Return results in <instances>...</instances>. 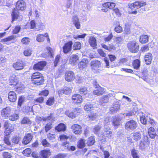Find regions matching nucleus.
<instances>
[{
    "label": "nucleus",
    "instance_id": "obj_27",
    "mask_svg": "<svg viewBox=\"0 0 158 158\" xmlns=\"http://www.w3.org/2000/svg\"><path fill=\"white\" fill-rule=\"evenodd\" d=\"M112 95V94H109L107 95L102 96L100 100V102L101 103H107L109 102V98Z\"/></svg>",
    "mask_w": 158,
    "mask_h": 158
},
{
    "label": "nucleus",
    "instance_id": "obj_29",
    "mask_svg": "<svg viewBox=\"0 0 158 158\" xmlns=\"http://www.w3.org/2000/svg\"><path fill=\"white\" fill-rule=\"evenodd\" d=\"M141 62L138 59H135L132 62V66L133 68L136 70H139L140 67Z\"/></svg>",
    "mask_w": 158,
    "mask_h": 158
},
{
    "label": "nucleus",
    "instance_id": "obj_11",
    "mask_svg": "<svg viewBox=\"0 0 158 158\" xmlns=\"http://www.w3.org/2000/svg\"><path fill=\"white\" fill-rule=\"evenodd\" d=\"M65 80L68 82L73 80L75 79L73 72L71 71L67 72L65 75Z\"/></svg>",
    "mask_w": 158,
    "mask_h": 158
},
{
    "label": "nucleus",
    "instance_id": "obj_52",
    "mask_svg": "<svg viewBox=\"0 0 158 158\" xmlns=\"http://www.w3.org/2000/svg\"><path fill=\"white\" fill-rule=\"evenodd\" d=\"M31 149L30 148H27L23 150V153L24 154L25 156H29L31 153Z\"/></svg>",
    "mask_w": 158,
    "mask_h": 158
},
{
    "label": "nucleus",
    "instance_id": "obj_42",
    "mask_svg": "<svg viewBox=\"0 0 158 158\" xmlns=\"http://www.w3.org/2000/svg\"><path fill=\"white\" fill-rule=\"evenodd\" d=\"M16 38L15 36L12 35L10 36H8L7 37L1 40V42L2 43H4L7 41H9L12 40H14Z\"/></svg>",
    "mask_w": 158,
    "mask_h": 158
},
{
    "label": "nucleus",
    "instance_id": "obj_48",
    "mask_svg": "<svg viewBox=\"0 0 158 158\" xmlns=\"http://www.w3.org/2000/svg\"><path fill=\"white\" fill-rule=\"evenodd\" d=\"M94 107L92 104L88 103L85 105L84 106V109L85 110L89 111L94 109Z\"/></svg>",
    "mask_w": 158,
    "mask_h": 158
},
{
    "label": "nucleus",
    "instance_id": "obj_19",
    "mask_svg": "<svg viewBox=\"0 0 158 158\" xmlns=\"http://www.w3.org/2000/svg\"><path fill=\"white\" fill-rule=\"evenodd\" d=\"M71 91L72 89L68 87H65L63 89L58 91V94L59 95H62V94L68 95L71 93Z\"/></svg>",
    "mask_w": 158,
    "mask_h": 158
},
{
    "label": "nucleus",
    "instance_id": "obj_20",
    "mask_svg": "<svg viewBox=\"0 0 158 158\" xmlns=\"http://www.w3.org/2000/svg\"><path fill=\"white\" fill-rule=\"evenodd\" d=\"M72 100L74 103L80 104L82 101V96L79 94H75L73 96Z\"/></svg>",
    "mask_w": 158,
    "mask_h": 158
},
{
    "label": "nucleus",
    "instance_id": "obj_62",
    "mask_svg": "<svg viewBox=\"0 0 158 158\" xmlns=\"http://www.w3.org/2000/svg\"><path fill=\"white\" fill-rule=\"evenodd\" d=\"M24 98L23 97L21 96L19 98L18 102V106H21L22 105V103L24 102Z\"/></svg>",
    "mask_w": 158,
    "mask_h": 158
},
{
    "label": "nucleus",
    "instance_id": "obj_2",
    "mask_svg": "<svg viewBox=\"0 0 158 158\" xmlns=\"http://www.w3.org/2000/svg\"><path fill=\"white\" fill-rule=\"evenodd\" d=\"M31 79L32 83L37 85H40L44 81L42 74L39 72L33 73L31 76Z\"/></svg>",
    "mask_w": 158,
    "mask_h": 158
},
{
    "label": "nucleus",
    "instance_id": "obj_4",
    "mask_svg": "<svg viewBox=\"0 0 158 158\" xmlns=\"http://www.w3.org/2000/svg\"><path fill=\"white\" fill-rule=\"evenodd\" d=\"M129 50L132 53L137 52L139 50V46L135 41H131L127 44Z\"/></svg>",
    "mask_w": 158,
    "mask_h": 158
},
{
    "label": "nucleus",
    "instance_id": "obj_25",
    "mask_svg": "<svg viewBox=\"0 0 158 158\" xmlns=\"http://www.w3.org/2000/svg\"><path fill=\"white\" fill-rule=\"evenodd\" d=\"M51 153L50 150H44L41 152L40 158H48L50 156Z\"/></svg>",
    "mask_w": 158,
    "mask_h": 158
},
{
    "label": "nucleus",
    "instance_id": "obj_21",
    "mask_svg": "<svg viewBox=\"0 0 158 158\" xmlns=\"http://www.w3.org/2000/svg\"><path fill=\"white\" fill-rule=\"evenodd\" d=\"M13 66L16 70H20L23 69L24 65L23 61H19L14 63Z\"/></svg>",
    "mask_w": 158,
    "mask_h": 158
},
{
    "label": "nucleus",
    "instance_id": "obj_26",
    "mask_svg": "<svg viewBox=\"0 0 158 158\" xmlns=\"http://www.w3.org/2000/svg\"><path fill=\"white\" fill-rule=\"evenodd\" d=\"M48 34L47 33H45L44 35L39 34L37 35L36 37V40L39 42H43L45 39V37H48Z\"/></svg>",
    "mask_w": 158,
    "mask_h": 158
},
{
    "label": "nucleus",
    "instance_id": "obj_63",
    "mask_svg": "<svg viewBox=\"0 0 158 158\" xmlns=\"http://www.w3.org/2000/svg\"><path fill=\"white\" fill-rule=\"evenodd\" d=\"M113 35L112 33H111L110 34L108 35L107 36L105 37L104 40L105 41H110L112 38Z\"/></svg>",
    "mask_w": 158,
    "mask_h": 158
},
{
    "label": "nucleus",
    "instance_id": "obj_51",
    "mask_svg": "<svg viewBox=\"0 0 158 158\" xmlns=\"http://www.w3.org/2000/svg\"><path fill=\"white\" fill-rule=\"evenodd\" d=\"M9 117V119L11 121H15L17 120L19 116L18 114H14L10 115Z\"/></svg>",
    "mask_w": 158,
    "mask_h": 158
},
{
    "label": "nucleus",
    "instance_id": "obj_5",
    "mask_svg": "<svg viewBox=\"0 0 158 158\" xmlns=\"http://www.w3.org/2000/svg\"><path fill=\"white\" fill-rule=\"evenodd\" d=\"M40 118L41 119H43L44 121H49L51 122H49V123H47L45 126V131L47 132L49 130L51 129L52 127V121L53 119V117L52 116V115L50 114L49 116H48L47 117H43L41 118V117Z\"/></svg>",
    "mask_w": 158,
    "mask_h": 158
},
{
    "label": "nucleus",
    "instance_id": "obj_60",
    "mask_svg": "<svg viewBox=\"0 0 158 158\" xmlns=\"http://www.w3.org/2000/svg\"><path fill=\"white\" fill-rule=\"evenodd\" d=\"M60 59V55H58L56 56L55 60L54 62L55 67H56L57 66L58 63L59 62Z\"/></svg>",
    "mask_w": 158,
    "mask_h": 158
},
{
    "label": "nucleus",
    "instance_id": "obj_36",
    "mask_svg": "<svg viewBox=\"0 0 158 158\" xmlns=\"http://www.w3.org/2000/svg\"><path fill=\"white\" fill-rule=\"evenodd\" d=\"M148 37L147 35H142L140 36L139 41L142 44H145L148 42Z\"/></svg>",
    "mask_w": 158,
    "mask_h": 158
},
{
    "label": "nucleus",
    "instance_id": "obj_31",
    "mask_svg": "<svg viewBox=\"0 0 158 158\" xmlns=\"http://www.w3.org/2000/svg\"><path fill=\"white\" fill-rule=\"evenodd\" d=\"M89 43L90 46L92 47L94 49L97 48L96 40L94 37H90L89 39Z\"/></svg>",
    "mask_w": 158,
    "mask_h": 158
},
{
    "label": "nucleus",
    "instance_id": "obj_22",
    "mask_svg": "<svg viewBox=\"0 0 158 158\" xmlns=\"http://www.w3.org/2000/svg\"><path fill=\"white\" fill-rule=\"evenodd\" d=\"M72 22L77 29H79L81 27L79 20L78 17L74 16L72 18Z\"/></svg>",
    "mask_w": 158,
    "mask_h": 158
},
{
    "label": "nucleus",
    "instance_id": "obj_56",
    "mask_svg": "<svg viewBox=\"0 0 158 158\" xmlns=\"http://www.w3.org/2000/svg\"><path fill=\"white\" fill-rule=\"evenodd\" d=\"M114 30L115 32L118 33H120L123 31V28L120 25H118L115 27Z\"/></svg>",
    "mask_w": 158,
    "mask_h": 158
},
{
    "label": "nucleus",
    "instance_id": "obj_47",
    "mask_svg": "<svg viewBox=\"0 0 158 158\" xmlns=\"http://www.w3.org/2000/svg\"><path fill=\"white\" fill-rule=\"evenodd\" d=\"M101 126L99 125H96L93 129V132L97 135H98V132L101 128Z\"/></svg>",
    "mask_w": 158,
    "mask_h": 158
},
{
    "label": "nucleus",
    "instance_id": "obj_7",
    "mask_svg": "<svg viewBox=\"0 0 158 158\" xmlns=\"http://www.w3.org/2000/svg\"><path fill=\"white\" fill-rule=\"evenodd\" d=\"M146 5V3L144 1H137L131 4L129 7L131 10H136Z\"/></svg>",
    "mask_w": 158,
    "mask_h": 158
},
{
    "label": "nucleus",
    "instance_id": "obj_18",
    "mask_svg": "<svg viewBox=\"0 0 158 158\" xmlns=\"http://www.w3.org/2000/svg\"><path fill=\"white\" fill-rule=\"evenodd\" d=\"M88 62V60L87 59L84 58L82 59L78 64L79 69L81 70L86 68Z\"/></svg>",
    "mask_w": 158,
    "mask_h": 158
},
{
    "label": "nucleus",
    "instance_id": "obj_13",
    "mask_svg": "<svg viewBox=\"0 0 158 158\" xmlns=\"http://www.w3.org/2000/svg\"><path fill=\"white\" fill-rule=\"evenodd\" d=\"M19 81L18 78L15 75H12L9 79V84L13 86H16Z\"/></svg>",
    "mask_w": 158,
    "mask_h": 158
},
{
    "label": "nucleus",
    "instance_id": "obj_30",
    "mask_svg": "<svg viewBox=\"0 0 158 158\" xmlns=\"http://www.w3.org/2000/svg\"><path fill=\"white\" fill-rule=\"evenodd\" d=\"M148 134L150 138L152 139H154L156 135V131L153 127H150L148 129Z\"/></svg>",
    "mask_w": 158,
    "mask_h": 158
},
{
    "label": "nucleus",
    "instance_id": "obj_53",
    "mask_svg": "<svg viewBox=\"0 0 158 158\" xmlns=\"http://www.w3.org/2000/svg\"><path fill=\"white\" fill-rule=\"evenodd\" d=\"M41 143L44 147H51V145L50 143L48 142L46 139H43Z\"/></svg>",
    "mask_w": 158,
    "mask_h": 158
},
{
    "label": "nucleus",
    "instance_id": "obj_38",
    "mask_svg": "<svg viewBox=\"0 0 158 158\" xmlns=\"http://www.w3.org/2000/svg\"><path fill=\"white\" fill-rule=\"evenodd\" d=\"M141 134L139 132H136L133 133L132 138L135 141H137L141 139Z\"/></svg>",
    "mask_w": 158,
    "mask_h": 158
},
{
    "label": "nucleus",
    "instance_id": "obj_1",
    "mask_svg": "<svg viewBox=\"0 0 158 158\" xmlns=\"http://www.w3.org/2000/svg\"><path fill=\"white\" fill-rule=\"evenodd\" d=\"M16 9L14 8L11 14L12 20V23L17 19L19 17V12L18 10H23L26 8L25 2L23 0H19L16 3Z\"/></svg>",
    "mask_w": 158,
    "mask_h": 158
},
{
    "label": "nucleus",
    "instance_id": "obj_9",
    "mask_svg": "<svg viewBox=\"0 0 158 158\" xmlns=\"http://www.w3.org/2000/svg\"><path fill=\"white\" fill-rule=\"evenodd\" d=\"M73 42L70 41L65 43L63 47V51L65 54L70 52L72 50Z\"/></svg>",
    "mask_w": 158,
    "mask_h": 158
},
{
    "label": "nucleus",
    "instance_id": "obj_33",
    "mask_svg": "<svg viewBox=\"0 0 158 158\" xmlns=\"http://www.w3.org/2000/svg\"><path fill=\"white\" fill-rule=\"evenodd\" d=\"M66 129L65 125L62 123H60L59 124L58 126L55 127L56 130L58 131H64Z\"/></svg>",
    "mask_w": 158,
    "mask_h": 158
},
{
    "label": "nucleus",
    "instance_id": "obj_44",
    "mask_svg": "<svg viewBox=\"0 0 158 158\" xmlns=\"http://www.w3.org/2000/svg\"><path fill=\"white\" fill-rule=\"evenodd\" d=\"M31 41V39L28 37H26L23 38L21 40V42L22 44L26 45H28L29 44Z\"/></svg>",
    "mask_w": 158,
    "mask_h": 158
},
{
    "label": "nucleus",
    "instance_id": "obj_49",
    "mask_svg": "<svg viewBox=\"0 0 158 158\" xmlns=\"http://www.w3.org/2000/svg\"><path fill=\"white\" fill-rule=\"evenodd\" d=\"M32 52L31 49H27L24 51L23 54L25 56H30L32 54Z\"/></svg>",
    "mask_w": 158,
    "mask_h": 158
},
{
    "label": "nucleus",
    "instance_id": "obj_34",
    "mask_svg": "<svg viewBox=\"0 0 158 158\" xmlns=\"http://www.w3.org/2000/svg\"><path fill=\"white\" fill-rule=\"evenodd\" d=\"M21 137L18 135H14L11 139V141L12 143L15 144H18L20 141Z\"/></svg>",
    "mask_w": 158,
    "mask_h": 158
},
{
    "label": "nucleus",
    "instance_id": "obj_50",
    "mask_svg": "<svg viewBox=\"0 0 158 158\" xmlns=\"http://www.w3.org/2000/svg\"><path fill=\"white\" fill-rule=\"evenodd\" d=\"M31 123L30 119L27 117H24L21 121V123L23 124H31Z\"/></svg>",
    "mask_w": 158,
    "mask_h": 158
},
{
    "label": "nucleus",
    "instance_id": "obj_28",
    "mask_svg": "<svg viewBox=\"0 0 158 158\" xmlns=\"http://www.w3.org/2000/svg\"><path fill=\"white\" fill-rule=\"evenodd\" d=\"M79 59V57L77 55H72L70 56L69 62L70 64H75Z\"/></svg>",
    "mask_w": 158,
    "mask_h": 158
},
{
    "label": "nucleus",
    "instance_id": "obj_61",
    "mask_svg": "<svg viewBox=\"0 0 158 158\" xmlns=\"http://www.w3.org/2000/svg\"><path fill=\"white\" fill-rule=\"evenodd\" d=\"M49 94V91L47 90H44L42 91L39 94L40 95L45 96H47Z\"/></svg>",
    "mask_w": 158,
    "mask_h": 158
},
{
    "label": "nucleus",
    "instance_id": "obj_8",
    "mask_svg": "<svg viewBox=\"0 0 158 158\" xmlns=\"http://www.w3.org/2000/svg\"><path fill=\"white\" fill-rule=\"evenodd\" d=\"M11 112V109L9 106L3 108L1 111L2 116L5 118H7L10 115Z\"/></svg>",
    "mask_w": 158,
    "mask_h": 158
},
{
    "label": "nucleus",
    "instance_id": "obj_64",
    "mask_svg": "<svg viewBox=\"0 0 158 158\" xmlns=\"http://www.w3.org/2000/svg\"><path fill=\"white\" fill-rule=\"evenodd\" d=\"M4 141L5 143L7 145L10 146L11 145V143L9 141V138L8 137H5L4 139Z\"/></svg>",
    "mask_w": 158,
    "mask_h": 158
},
{
    "label": "nucleus",
    "instance_id": "obj_24",
    "mask_svg": "<svg viewBox=\"0 0 158 158\" xmlns=\"http://www.w3.org/2000/svg\"><path fill=\"white\" fill-rule=\"evenodd\" d=\"M33 136L31 134L28 133L24 137L23 143L25 144H27L31 140Z\"/></svg>",
    "mask_w": 158,
    "mask_h": 158
},
{
    "label": "nucleus",
    "instance_id": "obj_3",
    "mask_svg": "<svg viewBox=\"0 0 158 158\" xmlns=\"http://www.w3.org/2000/svg\"><path fill=\"white\" fill-rule=\"evenodd\" d=\"M137 126L138 124L136 121L132 119L126 123L125 125V128L128 131H133L135 129Z\"/></svg>",
    "mask_w": 158,
    "mask_h": 158
},
{
    "label": "nucleus",
    "instance_id": "obj_39",
    "mask_svg": "<svg viewBox=\"0 0 158 158\" xmlns=\"http://www.w3.org/2000/svg\"><path fill=\"white\" fill-rule=\"evenodd\" d=\"M148 75V70L147 69H144L142 70V74L141 77L145 81L147 79Z\"/></svg>",
    "mask_w": 158,
    "mask_h": 158
},
{
    "label": "nucleus",
    "instance_id": "obj_15",
    "mask_svg": "<svg viewBox=\"0 0 158 158\" xmlns=\"http://www.w3.org/2000/svg\"><path fill=\"white\" fill-rule=\"evenodd\" d=\"M77 112L75 109H73L72 110H68L65 112V114L69 117L73 118L77 116Z\"/></svg>",
    "mask_w": 158,
    "mask_h": 158
},
{
    "label": "nucleus",
    "instance_id": "obj_57",
    "mask_svg": "<svg viewBox=\"0 0 158 158\" xmlns=\"http://www.w3.org/2000/svg\"><path fill=\"white\" fill-rule=\"evenodd\" d=\"M86 35V34L85 33H84L81 35H74L73 36V38L77 40V39L79 38H84L85 37Z\"/></svg>",
    "mask_w": 158,
    "mask_h": 158
},
{
    "label": "nucleus",
    "instance_id": "obj_12",
    "mask_svg": "<svg viewBox=\"0 0 158 158\" xmlns=\"http://www.w3.org/2000/svg\"><path fill=\"white\" fill-rule=\"evenodd\" d=\"M120 109V105L118 102L116 103L111 106L110 108V111L112 114H114L118 111Z\"/></svg>",
    "mask_w": 158,
    "mask_h": 158
},
{
    "label": "nucleus",
    "instance_id": "obj_40",
    "mask_svg": "<svg viewBox=\"0 0 158 158\" xmlns=\"http://www.w3.org/2000/svg\"><path fill=\"white\" fill-rule=\"evenodd\" d=\"M131 153L132 157L133 158H139V155L138 152V151L135 149L131 150Z\"/></svg>",
    "mask_w": 158,
    "mask_h": 158
},
{
    "label": "nucleus",
    "instance_id": "obj_45",
    "mask_svg": "<svg viewBox=\"0 0 158 158\" xmlns=\"http://www.w3.org/2000/svg\"><path fill=\"white\" fill-rule=\"evenodd\" d=\"M81 48V43L79 42H76L74 43L73 45V49L74 50H79Z\"/></svg>",
    "mask_w": 158,
    "mask_h": 158
},
{
    "label": "nucleus",
    "instance_id": "obj_6",
    "mask_svg": "<svg viewBox=\"0 0 158 158\" xmlns=\"http://www.w3.org/2000/svg\"><path fill=\"white\" fill-rule=\"evenodd\" d=\"M4 126L5 128L4 132L6 136L9 135L14 131V126L9 123L7 121L5 122Z\"/></svg>",
    "mask_w": 158,
    "mask_h": 158
},
{
    "label": "nucleus",
    "instance_id": "obj_37",
    "mask_svg": "<svg viewBox=\"0 0 158 158\" xmlns=\"http://www.w3.org/2000/svg\"><path fill=\"white\" fill-rule=\"evenodd\" d=\"M95 142L94 137L91 136L88 139L86 144L88 146H90L93 145Z\"/></svg>",
    "mask_w": 158,
    "mask_h": 158
},
{
    "label": "nucleus",
    "instance_id": "obj_23",
    "mask_svg": "<svg viewBox=\"0 0 158 158\" xmlns=\"http://www.w3.org/2000/svg\"><path fill=\"white\" fill-rule=\"evenodd\" d=\"M121 118L119 117H113L112 120V125L114 127H117L120 124Z\"/></svg>",
    "mask_w": 158,
    "mask_h": 158
},
{
    "label": "nucleus",
    "instance_id": "obj_17",
    "mask_svg": "<svg viewBox=\"0 0 158 158\" xmlns=\"http://www.w3.org/2000/svg\"><path fill=\"white\" fill-rule=\"evenodd\" d=\"M8 98L10 102H15L17 98V95L15 92L14 91H10L8 94Z\"/></svg>",
    "mask_w": 158,
    "mask_h": 158
},
{
    "label": "nucleus",
    "instance_id": "obj_58",
    "mask_svg": "<svg viewBox=\"0 0 158 158\" xmlns=\"http://www.w3.org/2000/svg\"><path fill=\"white\" fill-rule=\"evenodd\" d=\"M112 134V132L110 131H105L103 133V135H106L108 138L110 139L111 137Z\"/></svg>",
    "mask_w": 158,
    "mask_h": 158
},
{
    "label": "nucleus",
    "instance_id": "obj_32",
    "mask_svg": "<svg viewBox=\"0 0 158 158\" xmlns=\"http://www.w3.org/2000/svg\"><path fill=\"white\" fill-rule=\"evenodd\" d=\"M97 88V89L93 91L94 94L97 95V96L102 95L104 92V89L101 87H99Z\"/></svg>",
    "mask_w": 158,
    "mask_h": 158
},
{
    "label": "nucleus",
    "instance_id": "obj_55",
    "mask_svg": "<svg viewBox=\"0 0 158 158\" xmlns=\"http://www.w3.org/2000/svg\"><path fill=\"white\" fill-rule=\"evenodd\" d=\"M2 155L3 158H11L12 157L11 153L7 152H3Z\"/></svg>",
    "mask_w": 158,
    "mask_h": 158
},
{
    "label": "nucleus",
    "instance_id": "obj_14",
    "mask_svg": "<svg viewBox=\"0 0 158 158\" xmlns=\"http://www.w3.org/2000/svg\"><path fill=\"white\" fill-rule=\"evenodd\" d=\"M71 128L76 134H80L82 132L81 127L78 124H74L72 126Z\"/></svg>",
    "mask_w": 158,
    "mask_h": 158
},
{
    "label": "nucleus",
    "instance_id": "obj_54",
    "mask_svg": "<svg viewBox=\"0 0 158 158\" xmlns=\"http://www.w3.org/2000/svg\"><path fill=\"white\" fill-rule=\"evenodd\" d=\"M54 102V98L51 97L49 98L46 102V104L48 106H51Z\"/></svg>",
    "mask_w": 158,
    "mask_h": 158
},
{
    "label": "nucleus",
    "instance_id": "obj_46",
    "mask_svg": "<svg viewBox=\"0 0 158 158\" xmlns=\"http://www.w3.org/2000/svg\"><path fill=\"white\" fill-rule=\"evenodd\" d=\"M149 118L148 116L145 117V116H141L140 117V120L141 123L143 124H146L148 122Z\"/></svg>",
    "mask_w": 158,
    "mask_h": 158
},
{
    "label": "nucleus",
    "instance_id": "obj_43",
    "mask_svg": "<svg viewBox=\"0 0 158 158\" xmlns=\"http://www.w3.org/2000/svg\"><path fill=\"white\" fill-rule=\"evenodd\" d=\"M85 146V140L83 139H81L78 143L77 147L79 148H84Z\"/></svg>",
    "mask_w": 158,
    "mask_h": 158
},
{
    "label": "nucleus",
    "instance_id": "obj_41",
    "mask_svg": "<svg viewBox=\"0 0 158 158\" xmlns=\"http://www.w3.org/2000/svg\"><path fill=\"white\" fill-rule=\"evenodd\" d=\"M79 93L81 95H86L88 93V90L85 87H81L79 89Z\"/></svg>",
    "mask_w": 158,
    "mask_h": 158
},
{
    "label": "nucleus",
    "instance_id": "obj_10",
    "mask_svg": "<svg viewBox=\"0 0 158 158\" xmlns=\"http://www.w3.org/2000/svg\"><path fill=\"white\" fill-rule=\"evenodd\" d=\"M46 62L45 61H40L34 64L33 69L35 70H42L46 65Z\"/></svg>",
    "mask_w": 158,
    "mask_h": 158
},
{
    "label": "nucleus",
    "instance_id": "obj_35",
    "mask_svg": "<svg viewBox=\"0 0 158 158\" xmlns=\"http://www.w3.org/2000/svg\"><path fill=\"white\" fill-rule=\"evenodd\" d=\"M91 67L93 69L98 68L101 65V63L99 61L96 60L91 62Z\"/></svg>",
    "mask_w": 158,
    "mask_h": 158
},
{
    "label": "nucleus",
    "instance_id": "obj_59",
    "mask_svg": "<svg viewBox=\"0 0 158 158\" xmlns=\"http://www.w3.org/2000/svg\"><path fill=\"white\" fill-rule=\"evenodd\" d=\"M68 156L66 153H59L55 156L56 158H64Z\"/></svg>",
    "mask_w": 158,
    "mask_h": 158
},
{
    "label": "nucleus",
    "instance_id": "obj_16",
    "mask_svg": "<svg viewBox=\"0 0 158 158\" xmlns=\"http://www.w3.org/2000/svg\"><path fill=\"white\" fill-rule=\"evenodd\" d=\"M144 57L145 64L148 65L150 64L152 59V54L150 53H148L145 55Z\"/></svg>",
    "mask_w": 158,
    "mask_h": 158
}]
</instances>
